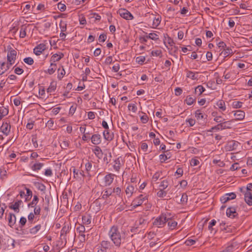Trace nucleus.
Masks as SVG:
<instances>
[{"mask_svg":"<svg viewBox=\"0 0 252 252\" xmlns=\"http://www.w3.org/2000/svg\"><path fill=\"white\" fill-rule=\"evenodd\" d=\"M6 63L5 62H0V75H2L5 73V66Z\"/></svg>","mask_w":252,"mask_h":252,"instance_id":"57","label":"nucleus"},{"mask_svg":"<svg viewBox=\"0 0 252 252\" xmlns=\"http://www.w3.org/2000/svg\"><path fill=\"white\" fill-rule=\"evenodd\" d=\"M7 178V172L4 168H0V178L2 180L5 179Z\"/></svg>","mask_w":252,"mask_h":252,"instance_id":"43","label":"nucleus"},{"mask_svg":"<svg viewBox=\"0 0 252 252\" xmlns=\"http://www.w3.org/2000/svg\"><path fill=\"white\" fill-rule=\"evenodd\" d=\"M104 138L107 141H111L114 137L113 133L110 132L109 129H106L103 132Z\"/></svg>","mask_w":252,"mask_h":252,"instance_id":"21","label":"nucleus"},{"mask_svg":"<svg viewBox=\"0 0 252 252\" xmlns=\"http://www.w3.org/2000/svg\"><path fill=\"white\" fill-rule=\"evenodd\" d=\"M234 116L236 117V119H234V122L236 120H242L245 118V112L242 110L234 111Z\"/></svg>","mask_w":252,"mask_h":252,"instance_id":"16","label":"nucleus"},{"mask_svg":"<svg viewBox=\"0 0 252 252\" xmlns=\"http://www.w3.org/2000/svg\"><path fill=\"white\" fill-rule=\"evenodd\" d=\"M26 28L22 27L20 32V37L21 38H24L26 36Z\"/></svg>","mask_w":252,"mask_h":252,"instance_id":"63","label":"nucleus"},{"mask_svg":"<svg viewBox=\"0 0 252 252\" xmlns=\"http://www.w3.org/2000/svg\"><path fill=\"white\" fill-rule=\"evenodd\" d=\"M236 197V195L234 192L228 193L222 196L220 200L222 203H225L229 200L235 199Z\"/></svg>","mask_w":252,"mask_h":252,"instance_id":"8","label":"nucleus"},{"mask_svg":"<svg viewBox=\"0 0 252 252\" xmlns=\"http://www.w3.org/2000/svg\"><path fill=\"white\" fill-rule=\"evenodd\" d=\"M195 101V99L190 96H188L186 99V103L188 105H191Z\"/></svg>","mask_w":252,"mask_h":252,"instance_id":"53","label":"nucleus"},{"mask_svg":"<svg viewBox=\"0 0 252 252\" xmlns=\"http://www.w3.org/2000/svg\"><path fill=\"white\" fill-rule=\"evenodd\" d=\"M188 195L186 193H183L181 198V202L182 204H185L188 201Z\"/></svg>","mask_w":252,"mask_h":252,"instance_id":"61","label":"nucleus"},{"mask_svg":"<svg viewBox=\"0 0 252 252\" xmlns=\"http://www.w3.org/2000/svg\"><path fill=\"white\" fill-rule=\"evenodd\" d=\"M8 221L9 226L12 227L16 221L15 215L12 213H9L8 217Z\"/></svg>","mask_w":252,"mask_h":252,"instance_id":"20","label":"nucleus"},{"mask_svg":"<svg viewBox=\"0 0 252 252\" xmlns=\"http://www.w3.org/2000/svg\"><path fill=\"white\" fill-rule=\"evenodd\" d=\"M161 18L160 16L155 17L153 21V28H157L160 23Z\"/></svg>","mask_w":252,"mask_h":252,"instance_id":"34","label":"nucleus"},{"mask_svg":"<svg viewBox=\"0 0 252 252\" xmlns=\"http://www.w3.org/2000/svg\"><path fill=\"white\" fill-rule=\"evenodd\" d=\"M134 191V187L132 185L127 186L125 190L126 194L128 198L132 196Z\"/></svg>","mask_w":252,"mask_h":252,"instance_id":"23","label":"nucleus"},{"mask_svg":"<svg viewBox=\"0 0 252 252\" xmlns=\"http://www.w3.org/2000/svg\"><path fill=\"white\" fill-rule=\"evenodd\" d=\"M240 168L241 167L240 166L239 164L237 162H236L231 165L230 169L231 171H235L240 169Z\"/></svg>","mask_w":252,"mask_h":252,"instance_id":"60","label":"nucleus"},{"mask_svg":"<svg viewBox=\"0 0 252 252\" xmlns=\"http://www.w3.org/2000/svg\"><path fill=\"white\" fill-rule=\"evenodd\" d=\"M216 105L218 107L220 111H224L226 110L225 102L222 99L218 100L216 103Z\"/></svg>","mask_w":252,"mask_h":252,"instance_id":"24","label":"nucleus"},{"mask_svg":"<svg viewBox=\"0 0 252 252\" xmlns=\"http://www.w3.org/2000/svg\"><path fill=\"white\" fill-rule=\"evenodd\" d=\"M167 222L168 227L169 228V229L172 230L174 229L177 225V222L172 219L169 220H168Z\"/></svg>","mask_w":252,"mask_h":252,"instance_id":"32","label":"nucleus"},{"mask_svg":"<svg viewBox=\"0 0 252 252\" xmlns=\"http://www.w3.org/2000/svg\"><path fill=\"white\" fill-rule=\"evenodd\" d=\"M45 49L46 45L43 43H41L38 45L33 49V53L36 55H39Z\"/></svg>","mask_w":252,"mask_h":252,"instance_id":"12","label":"nucleus"},{"mask_svg":"<svg viewBox=\"0 0 252 252\" xmlns=\"http://www.w3.org/2000/svg\"><path fill=\"white\" fill-rule=\"evenodd\" d=\"M48 204L49 203V200L48 199L47 200ZM49 211V205L47 204V205L44 207L43 208V212L42 214V218L45 219L46 218L47 215H48V212Z\"/></svg>","mask_w":252,"mask_h":252,"instance_id":"35","label":"nucleus"},{"mask_svg":"<svg viewBox=\"0 0 252 252\" xmlns=\"http://www.w3.org/2000/svg\"><path fill=\"white\" fill-rule=\"evenodd\" d=\"M226 215L230 218H234L237 216L238 213L236 211V209L233 207H230L226 210Z\"/></svg>","mask_w":252,"mask_h":252,"instance_id":"10","label":"nucleus"},{"mask_svg":"<svg viewBox=\"0 0 252 252\" xmlns=\"http://www.w3.org/2000/svg\"><path fill=\"white\" fill-rule=\"evenodd\" d=\"M17 52L15 49L10 47L7 54V61L9 62V64L14 63L17 57Z\"/></svg>","mask_w":252,"mask_h":252,"instance_id":"5","label":"nucleus"},{"mask_svg":"<svg viewBox=\"0 0 252 252\" xmlns=\"http://www.w3.org/2000/svg\"><path fill=\"white\" fill-rule=\"evenodd\" d=\"M93 152L95 155L98 158H102V150L99 146H96L94 147V149H93Z\"/></svg>","mask_w":252,"mask_h":252,"instance_id":"28","label":"nucleus"},{"mask_svg":"<svg viewBox=\"0 0 252 252\" xmlns=\"http://www.w3.org/2000/svg\"><path fill=\"white\" fill-rule=\"evenodd\" d=\"M242 102L239 101H235L232 102V106L234 108H240L242 107Z\"/></svg>","mask_w":252,"mask_h":252,"instance_id":"47","label":"nucleus"},{"mask_svg":"<svg viewBox=\"0 0 252 252\" xmlns=\"http://www.w3.org/2000/svg\"><path fill=\"white\" fill-rule=\"evenodd\" d=\"M13 69H14V73L18 75H21L24 72V70L23 69L19 67H15V66L13 67Z\"/></svg>","mask_w":252,"mask_h":252,"instance_id":"56","label":"nucleus"},{"mask_svg":"<svg viewBox=\"0 0 252 252\" xmlns=\"http://www.w3.org/2000/svg\"><path fill=\"white\" fill-rule=\"evenodd\" d=\"M111 247L113 246L109 241L103 240L98 246L97 252H107V250L110 249Z\"/></svg>","mask_w":252,"mask_h":252,"instance_id":"4","label":"nucleus"},{"mask_svg":"<svg viewBox=\"0 0 252 252\" xmlns=\"http://www.w3.org/2000/svg\"><path fill=\"white\" fill-rule=\"evenodd\" d=\"M165 216L166 215H163L161 213V214L154 220L153 222V225L158 227H163L168 221V220L166 219Z\"/></svg>","mask_w":252,"mask_h":252,"instance_id":"3","label":"nucleus"},{"mask_svg":"<svg viewBox=\"0 0 252 252\" xmlns=\"http://www.w3.org/2000/svg\"><path fill=\"white\" fill-rule=\"evenodd\" d=\"M63 57L64 54L62 53L55 54L51 56L50 59V62L54 63L56 62L59 61Z\"/></svg>","mask_w":252,"mask_h":252,"instance_id":"18","label":"nucleus"},{"mask_svg":"<svg viewBox=\"0 0 252 252\" xmlns=\"http://www.w3.org/2000/svg\"><path fill=\"white\" fill-rule=\"evenodd\" d=\"M57 69V64L51 62L50 67L47 70V73L51 75L53 74Z\"/></svg>","mask_w":252,"mask_h":252,"instance_id":"31","label":"nucleus"},{"mask_svg":"<svg viewBox=\"0 0 252 252\" xmlns=\"http://www.w3.org/2000/svg\"><path fill=\"white\" fill-rule=\"evenodd\" d=\"M205 91V88L201 85H198L195 89V93H198L199 95H201Z\"/></svg>","mask_w":252,"mask_h":252,"instance_id":"41","label":"nucleus"},{"mask_svg":"<svg viewBox=\"0 0 252 252\" xmlns=\"http://www.w3.org/2000/svg\"><path fill=\"white\" fill-rule=\"evenodd\" d=\"M244 193L246 202L249 206L252 205V193L248 191H244Z\"/></svg>","mask_w":252,"mask_h":252,"instance_id":"13","label":"nucleus"},{"mask_svg":"<svg viewBox=\"0 0 252 252\" xmlns=\"http://www.w3.org/2000/svg\"><path fill=\"white\" fill-rule=\"evenodd\" d=\"M22 203L21 200H18L15 202L14 204H10L9 206V208L13 210L15 212L19 213L20 211L19 207Z\"/></svg>","mask_w":252,"mask_h":252,"instance_id":"14","label":"nucleus"},{"mask_svg":"<svg viewBox=\"0 0 252 252\" xmlns=\"http://www.w3.org/2000/svg\"><path fill=\"white\" fill-rule=\"evenodd\" d=\"M112 188H108L103 190L101 192L102 198L106 200L112 194Z\"/></svg>","mask_w":252,"mask_h":252,"instance_id":"17","label":"nucleus"},{"mask_svg":"<svg viewBox=\"0 0 252 252\" xmlns=\"http://www.w3.org/2000/svg\"><path fill=\"white\" fill-rule=\"evenodd\" d=\"M234 122V120H231L228 121L223 122L221 123L222 129H230L232 127L231 124L232 122Z\"/></svg>","mask_w":252,"mask_h":252,"instance_id":"26","label":"nucleus"},{"mask_svg":"<svg viewBox=\"0 0 252 252\" xmlns=\"http://www.w3.org/2000/svg\"><path fill=\"white\" fill-rule=\"evenodd\" d=\"M44 164L43 163H40L38 161L33 162L32 161L30 163V166L31 169L33 171H37L41 169V168L43 166Z\"/></svg>","mask_w":252,"mask_h":252,"instance_id":"11","label":"nucleus"},{"mask_svg":"<svg viewBox=\"0 0 252 252\" xmlns=\"http://www.w3.org/2000/svg\"><path fill=\"white\" fill-rule=\"evenodd\" d=\"M221 54H223L224 56L226 57L232 54L233 51L231 48L227 47L223 49V51H222L221 52Z\"/></svg>","mask_w":252,"mask_h":252,"instance_id":"38","label":"nucleus"},{"mask_svg":"<svg viewBox=\"0 0 252 252\" xmlns=\"http://www.w3.org/2000/svg\"><path fill=\"white\" fill-rule=\"evenodd\" d=\"M108 236L113 242V244L117 247L120 248L122 243L127 239V233L126 231H119L117 225L112 226L108 233Z\"/></svg>","mask_w":252,"mask_h":252,"instance_id":"1","label":"nucleus"},{"mask_svg":"<svg viewBox=\"0 0 252 252\" xmlns=\"http://www.w3.org/2000/svg\"><path fill=\"white\" fill-rule=\"evenodd\" d=\"M206 86L208 88H211L213 90L215 89V82L214 80H210L209 81L207 84Z\"/></svg>","mask_w":252,"mask_h":252,"instance_id":"54","label":"nucleus"},{"mask_svg":"<svg viewBox=\"0 0 252 252\" xmlns=\"http://www.w3.org/2000/svg\"><path fill=\"white\" fill-rule=\"evenodd\" d=\"M6 207H7L4 203L0 205V219L2 218L5 209L6 208Z\"/></svg>","mask_w":252,"mask_h":252,"instance_id":"48","label":"nucleus"},{"mask_svg":"<svg viewBox=\"0 0 252 252\" xmlns=\"http://www.w3.org/2000/svg\"><path fill=\"white\" fill-rule=\"evenodd\" d=\"M199 161L196 158H191L190 161V164L191 166H197L199 164Z\"/></svg>","mask_w":252,"mask_h":252,"instance_id":"59","label":"nucleus"},{"mask_svg":"<svg viewBox=\"0 0 252 252\" xmlns=\"http://www.w3.org/2000/svg\"><path fill=\"white\" fill-rule=\"evenodd\" d=\"M147 37L152 40L157 41L159 39L158 35L155 32H151L147 35Z\"/></svg>","mask_w":252,"mask_h":252,"instance_id":"45","label":"nucleus"},{"mask_svg":"<svg viewBox=\"0 0 252 252\" xmlns=\"http://www.w3.org/2000/svg\"><path fill=\"white\" fill-rule=\"evenodd\" d=\"M252 190V183H249L247 185L246 188H241L240 190L241 192H243L244 191H248L251 192Z\"/></svg>","mask_w":252,"mask_h":252,"instance_id":"50","label":"nucleus"},{"mask_svg":"<svg viewBox=\"0 0 252 252\" xmlns=\"http://www.w3.org/2000/svg\"><path fill=\"white\" fill-rule=\"evenodd\" d=\"M168 185L169 183L168 180H163L161 181L160 184L159 185V187L161 188L160 189H165L168 187Z\"/></svg>","mask_w":252,"mask_h":252,"instance_id":"42","label":"nucleus"},{"mask_svg":"<svg viewBox=\"0 0 252 252\" xmlns=\"http://www.w3.org/2000/svg\"><path fill=\"white\" fill-rule=\"evenodd\" d=\"M148 197L147 196H144L143 194H140L136 197L132 201L131 206L132 209H135L137 207L141 206L144 202L147 201Z\"/></svg>","mask_w":252,"mask_h":252,"instance_id":"2","label":"nucleus"},{"mask_svg":"<svg viewBox=\"0 0 252 252\" xmlns=\"http://www.w3.org/2000/svg\"><path fill=\"white\" fill-rule=\"evenodd\" d=\"M9 110L7 108L4 107H0V121L4 117L8 114Z\"/></svg>","mask_w":252,"mask_h":252,"instance_id":"25","label":"nucleus"},{"mask_svg":"<svg viewBox=\"0 0 252 252\" xmlns=\"http://www.w3.org/2000/svg\"><path fill=\"white\" fill-rule=\"evenodd\" d=\"M129 111H132L133 113H136L137 110V107L135 104L129 103L127 106Z\"/></svg>","mask_w":252,"mask_h":252,"instance_id":"44","label":"nucleus"},{"mask_svg":"<svg viewBox=\"0 0 252 252\" xmlns=\"http://www.w3.org/2000/svg\"><path fill=\"white\" fill-rule=\"evenodd\" d=\"M92 216L89 214H86L82 216V222L86 225L90 224Z\"/></svg>","mask_w":252,"mask_h":252,"instance_id":"22","label":"nucleus"},{"mask_svg":"<svg viewBox=\"0 0 252 252\" xmlns=\"http://www.w3.org/2000/svg\"><path fill=\"white\" fill-rule=\"evenodd\" d=\"M197 74L198 72L195 73L191 71L187 70V77L193 80L198 79V76L196 75Z\"/></svg>","mask_w":252,"mask_h":252,"instance_id":"27","label":"nucleus"},{"mask_svg":"<svg viewBox=\"0 0 252 252\" xmlns=\"http://www.w3.org/2000/svg\"><path fill=\"white\" fill-rule=\"evenodd\" d=\"M60 146L63 149H66L69 146V142L67 140H63L61 142Z\"/></svg>","mask_w":252,"mask_h":252,"instance_id":"51","label":"nucleus"},{"mask_svg":"<svg viewBox=\"0 0 252 252\" xmlns=\"http://www.w3.org/2000/svg\"><path fill=\"white\" fill-rule=\"evenodd\" d=\"M11 125L9 123L3 122L2 126L0 127V131L2 132L4 135H8L10 131Z\"/></svg>","mask_w":252,"mask_h":252,"instance_id":"9","label":"nucleus"},{"mask_svg":"<svg viewBox=\"0 0 252 252\" xmlns=\"http://www.w3.org/2000/svg\"><path fill=\"white\" fill-rule=\"evenodd\" d=\"M41 225L40 224H38L35 225V226L30 228L29 230V232L31 234H36L41 229Z\"/></svg>","mask_w":252,"mask_h":252,"instance_id":"30","label":"nucleus"},{"mask_svg":"<svg viewBox=\"0 0 252 252\" xmlns=\"http://www.w3.org/2000/svg\"><path fill=\"white\" fill-rule=\"evenodd\" d=\"M115 175L109 173L105 176L102 181V186L103 187L109 186L113 183Z\"/></svg>","mask_w":252,"mask_h":252,"instance_id":"6","label":"nucleus"},{"mask_svg":"<svg viewBox=\"0 0 252 252\" xmlns=\"http://www.w3.org/2000/svg\"><path fill=\"white\" fill-rule=\"evenodd\" d=\"M57 87V83L55 82H52L48 88L47 89L48 93H52L54 92Z\"/></svg>","mask_w":252,"mask_h":252,"instance_id":"36","label":"nucleus"},{"mask_svg":"<svg viewBox=\"0 0 252 252\" xmlns=\"http://www.w3.org/2000/svg\"><path fill=\"white\" fill-rule=\"evenodd\" d=\"M146 220L142 217L139 218L135 222L136 228H142L146 225Z\"/></svg>","mask_w":252,"mask_h":252,"instance_id":"19","label":"nucleus"},{"mask_svg":"<svg viewBox=\"0 0 252 252\" xmlns=\"http://www.w3.org/2000/svg\"><path fill=\"white\" fill-rule=\"evenodd\" d=\"M91 139L93 144L98 145L101 142V136L99 134H94L92 136Z\"/></svg>","mask_w":252,"mask_h":252,"instance_id":"15","label":"nucleus"},{"mask_svg":"<svg viewBox=\"0 0 252 252\" xmlns=\"http://www.w3.org/2000/svg\"><path fill=\"white\" fill-rule=\"evenodd\" d=\"M76 231L79 233H84L85 231V226L83 225L79 224V226L76 227Z\"/></svg>","mask_w":252,"mask_h":252,"instance_id":"58","label":"nucleus"},{"mask_svg":"<svg viewBox=\"0 0 252 252\" xmlns=\"http://www.w3.org/2000/svg\"><path fill=\"white\" fill-rule=\"evenodd\" d=\"M145 61V57L144 56H139L136 58V61L139 64H142Z\"/></svg>","mask_w":252,"mask_h":252,"instance_id":"62","label":"nucleus"},{"mask_svg":"<svg viewBox=\"0 0 252 252\" xmlns=\"http://www.w3.org/2000/svg\"><path fill=\"white\" fill-rule=\"evenodd\" d=\"M58 78L60 80H62V79L63 78V77L64 76V75L65 74V71L63 68V67L62 66V69L59 68L58 69Z\"/></svg>","mask_w":252,"mask_h":252,"instance_id":"37","label":"nucleus"},{"mask_svg":"<svg viewBox=\"0 0 252 252\" xmlns=\"http://www.w3.org/2000/svg\"><path fill=\"white\" fill-rule=\"evenodd\" d=\"M38 201V196L36 195H34L32 201L28 204V206L32 208L36 206Z\"/></svg>","mask_w":252,"mask_h":252,"instance_id":"33","label":"nucleus"},{"mask_svg":"<svg viewBox=\"0 0 252 252\" xmlns=\"http://www.w3.org/2000/svg\"><path fill=\"white\" fill-rule=\"evenodd\" d=\"M35 186L38 190L43 192H45L46 190V186L43 184L37 182L35 183Z\"/></svg>","mask_w":252,"mask_h":252,"instance_id":"40","label":"nucleus"},{"mask_svg":"<svg viewBox=\"0 0 252 252\" xmlns=\"http://www.w3.org/2000/svg\"><path fill=\"white\" fill-rule=\"evenodd\" d=\"M119 13L121 17L126 20H132L134 18L132 14L126 9H119Z\"/></svg>","mask_w":252,"mask_h":252,"instance_id":"7","label":"nucleus"},{"mask_svg":"<svg viewBox=\"0 0 252 252\" xmlns=\"http://www.w3.org/2000/svg\"><path fill=\"white\" fill-rule=\"evenodd\" d=\"M66 26H67V24H66V22H65L63 20L60 21V22L59 24V27H60V28L61 29V32H64L66 31Z\"/></svg>","mask_w":252,"mask_h":252,"instance_id":"39","label":"nucleus"},{"mask_svg":"<svg viewBox=\"0 0 252 252\" xmlns=\"http://www.w3.org/2000/svg\"><path fill=\"white\" fill-rule=\"evenodd\" d=\"M141 113L144 114V115L140 117V120L143 124H146L149 120V118L145 113L143 112H141Z\"/></svg>","mask_w":252,"mask_h":252,"instance_id":"49","label":"nucleus"},{"mask_svg":"<svg viewBox=\"0 0 252 252\" xmlns=\"http://www.w3.org/2000/svg\"><path fill=\"white\" fill-rule=\"evenodd\" d=\"M121 166V163L120 161V158H118L114 160V164L113 165V168L116 171L119 172L120 171Z\"/></svg>","mask_w":252,"mask_h":252,"instance_id":"29","label":"nucleus"},{"mask_svg":"<svg viewBox=\"0 0 252 252\" xmlns=\"http://www.w3.org/2000/svg\"><path fill=\"white\" fill-rule=\"evenodd\" d=\"M23 61L25 63L29 65H32L34 63L33 59L31 57H27L24 59Z\"/></svg>","mask_w":252,"mask_h":252,"instance_id":"55","label":"nucleus"},{"mask_svg":"<svg viewBox=\"0 0 252 252\" xmlns=\"http://www.w3.org/2000/svg\"><path fill=\"white\" fill-rule=\"evenodd\" d=\"M58 8L61 11H64L66 9V6L64 4L62 3L61 2H59L58 4Z\"/></svg>","mask_w":252,"mask_h":252,"instance_id":"64","label":"nucleus"},{"mask_svg":"<svg viewBox=\"0 0 252 252\" xmlns=\"http://www.w3.org/2000/svg\"><path fill=\"white\" fill-rule=\"evenodd\" d=\"M195 116L198 120L203 119L204 118V115L201 112L200 110H197L195 112Z\"/></svg>","mask_w":252,"mask_h":252,"instance_id":"46","label":"nucleus"},{"mask_svg":"<svg viewBox=\"0 0 252 252\" xmlns=\"http://www.w3.org/2000/svg\"><path fill=\"white\" fill-rule=\"evenodd\" d=\"M164 189H160L159 191L157 192V196L158 197H165L167 194V191H164Z\"/></svg>","mask_w":252,"mask_h":252,"instance_id":"52","label":"nucleus"}]
</instances>
